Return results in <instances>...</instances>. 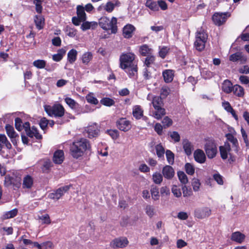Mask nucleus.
I'll return each mask as SVG.
<instances>
[{
  "mask_svg": "<svg viewBox=\"0 0 249 249\" xmlns=\"http://www.w3.org/2000/svg\"><path fill=\"white\" fill-rule=\"evenodd\" d=\"M207 37V35L204 30L201 28L197 30L196 33V40L194 43L196 50L201 51L204 49Z\"/></svg>",
  "mask_w": 249,
  "mask_h": 249,
  "instance_id": "obj_5",
  "label": "nucleus"
},
{
  "mask_svg": "<svg viewBox=\"0 0 249 249\" xmlns=\"http://www.w3.org/2000/svg\"><path fill=\"white\" fill-rule=\"evenodd\" d=\"M227 140L232 143V147L236 152H238V142L237 139L231 134H227L226 135Z\"/></svg>",
  "mask_w": 249,
  "mask_h": 249,
  "instance_id": "obj_23",
  "label": "nucleus"
},
{
  "mask_svg": "<svg viewBox=\"0 0 249 249\" xmlns=\"http://www.w3.org/2000/svg\"><path fill=\"white\" fill-rule=\"evenodd\" d=\"M77 52L75 49L71 50L68 53V60L72 64L75 61L77 58Z\"/></svg>",
  "mask_w": 249,
  "mask_h": 249,
  "instance_id": "obj_32",
  "label": "nucleus"
},
{
  "mask_svg": "<svg viewBox=\"0 0 249 249\" xmlns=\"http://www.w3.org/2000/svg\"><path fill=\"white\" fill-rule=\"evenodd\" d=\"M85 131L88 134V137L90 139L97 137L99 133V130L96 124H93L87 127Z\"/></svg>",
  "mask_w": 249,
  "mask_h": 249,
  "instance_id": "obj_11",
  "label": "nucleus"
},
{
  "mask_svg": "<svg viewBox=\"0 0 249 249\" xmlns=\"http://www.w3.org/2000/svg\"><path fill=\"white\" fill-rule=\"evenodd\" d=\"M0 146L1 148L6 147L7 149H10L12 145L8 141L6 136L4 134H0Z\"/></svg>",
  "mask_w": 249,
  "mask_h": 249,
  "instance_id": "obj_27",
  "label": "nucleus"
},
{
  "mask_svg": "<svg viewBox=\"0 0 249 249\" xmlns=\"http://www.w3.org/2000/svg\"><path fill=\"white\" fill-rule=\"evenodd\" d=\"M166 114L165 110L163 107L154 108L152 116L155 119L160 120Z\"/></svg>",
  "mask_w": 249,
  "mask_h": 249,
  "instance_id": "obj_22",
  "label": "nucleus"
},
{
  "mask_svg": "<svg viewBox=\"0 0 249 249\" xmlns=\"http://www.w3.org/2000/svg\"><path fill=\"white\" fill-rule=\"evenodd\" d=\"M118 128L122 131L126 132L131 129V124L130 122L125 118L120 119L117 123Z\"/></svg>",
  "mask_w": 249,
  "mask_h": 249,
  "instance_id": "obj_12",
  "label": "nucleus"
},
{
  "mask_svg": "<svg viewBox=\"0 0 249 249\" xmlns=\"http://www.w3.org/2000/svg\"><path fill=\"white\" fill-rule=\"evenodd\" d=\"M153 182L157 184H160L163 180L162 175L159 172H156L152 175Z\"/></svg>",
  "mask_w": 249,
  "mask_h": 249,
  "instance_id": "obj_38",
  "label": "nucleus"
},
{
  "mask_svg": "<svg viewBox=\"0 0 249 249\" xmlns=\"http://www.w3.org/2000/svg\"><path fill=\"white\" fill-rule=\"evenodd\" d=\"M183 147L185 153L187 155H190L193 150V146L188 140H184L182 142Z\"/></svg>",
  "mask_w": 249,
  "mask_h": 249,
  "instance_id": "obj_31",
  "label": "nucleus"
},
{
  "mask_svg": "<svg viewBox=\"0 0 249 249\" xmlns=\"http://www.w3.org/2000/svg\"><path fill=\"white\" fill-rule=\"evenodd\" d=\"M34 184V179L30 175H26L23 178L22 188L24 189H30Z\"/></svg>",
  "mask_w": 249,
  "mask_h": 249,
  "instance_id": "obj_15",
  "label": "nucleus"
},
{
  "mask_svg": "<svg viewBox=\"0 0 249 249\" xmlns=\"http://www.w3.org/2000/svg\"><path fill=\"white\" fill-rule=\"evenodd\" d=\"M77 17L81 21H85L86 19V15L85 12L84 8L80 5L77 7Z\"/></svg>",
  "mask_w": 249,
  "mask_h": 249,
  "instance_id": "obj_36",
  "label": "nucleus"
},
{
  "mask_svg": "<svg viewBox=\"0 0 249 249\" xmlns=\"http://www.w3.org/2000/svg\"><path fill=\"white\" fill-rule=\"evenodd\" d=\"M178 176L180 181L185 184L188 182V178L186 174L182 171H179L178 172Z\"/></svg>",
  "mask_w": 249,
  "mask_h": 249,
  "instance_id": "obj_50",
  "label": "nucleus"
},
{
  "mask_svg": "<svg viewBox=\"0 0 249 249\" xmlns=\"http://www.w3.org/2000/svg\"><path fill=\"white\" fill-rule=\"evenodd\" d=\"M200 185V183L197 179L194 178L192 182L193 190L195 191H198Z\"/></svg>",
  "mask_w": 249,
  "mask_h": 249,
  "instance_id": "obj_61",
  "label": "nucleus"
},
{
  "mask_svg": "<svg viewBox=\"0 0 249 249\" xmlns=\"http://www.w3.org/2000/svg\"><path fill=\"white\" fill-rule=\"evenodd\" d=\"M231 150V145L228 142H225L224 145L219 147L221 157L223 160L227 159L229 153Z\"/></svg>",
  "mask_w": 249,
  "mask_h": 249,
  "instance_id": "obj_16",
  "label": "nucleus"
},
{
  "mask_svg": "<svg viewBox=\"0 0 249 249\" xmlns=\"http://www.w3.org/2000/svg\"><path fill=\"white\" fill-rule=\"evenodd\" d=\"M66 103L69 106V107L72 109L77 111L78 114L81 112H79V109L80 108V106L78 103L75 100L70 97H66L65 99Z\"/></svg>",
  "mask_w": 249,
  "mask_h": 249,
  "instance_id": "obj_17",
  "label": "nucleus"
},
{
  "mask_svg": "<svg viewBox=\"0 0 249 249\" xmlns=\"http://www.w3.org/2000/svg\"><path fill=\"white\" fill-rule=\"evenodd\" d=\"M227 17L228 13H217L213 15L212 19L215 25L220 26L226 22Z\"/></svg>",
  "mask_w": 249,
  "mask_h": 249,
  "instance_id": "obj_10",
  "label": "nucleus"
},
{
  "mask_svg": "<svg viewBox=\"0 0 249 249\" xmlns=\"http://www.w3.org/2000/svg\"><path fill=\"white\" fill-rule=\"evenodd\" d=\"M48 124V120L45 118H43L40 120L39 125L42 130H45Z\"/></svg>",
  "mask_w": 249,
  "mask_h": 249,
  "instance_id": "obj_62",
  "label": "nucleus"
},
{
  "mask_svg": "<svg viewBox=\"0 0 249 249\" xmlns=\"http://www.w3.org/2000/svg\"><path fill=\"white\" fill-rule=\"evenodd\" d=\"M12 184L15 185V182L13 178L10 177L9 175H6L5 177L4 185L6 186H9ZM17 187H18L19 183L15 184Z\"/></svg>",
  "mask_w": 249,
  "mask_h": 249,
  "instance_id": "obj_47",
  "label": "nucleus"
},
{
  "mask_svg": "<svg viewBox=\"0 0 249 249\" xmlns=\"http://www.w3.org/2000/svg\"><path fill=\"white\" fill-rule=\"evenodd\" d=\"M135 27L131 24L125 25L123 29V35L125 38H129L132 37Z\"/></svg>",
  "mask_w": 249,
  "mask_h": 249,
  "instance_id": "obj_21",
  "label": "nucleus"
},
{
  "mask_svg": "<svg viewBox=\"0 0 249 249\" xmlns=\"http://www.w3.org/2000/svg\"><path fill=\"white\" fill-rule=\"evenodd\" d=\"M146 214L150 217H152L156 214V211L154 207L150 205H147L145 208Z\"/></svg>",
  "mask_w": 249,
  "mask_h": 249,
  "instance_id": "obj_41",
  "label": "nucleus"
},
{
  "mask_svg": "<svg viewBox=\"0 0 249 249\" xmlns=\"http://www.w3.org/2000/svg\"><path fill=\"white\" fill-rule=\"evenodd\" d=\"M93 54L91 52H87L83 54L81 56L82 63L85 65H88L92 59Z\"/></svg>",
  "mask_w": 249,
  "mask_h": 249,
  "instance_id": "obj_30",
  "label": "nucleus"
},
{
  "mask_svg": "<svg viewBox=\"0 0 249 249\" xmlns=\"http://www.w3.org/2000/svg\"><path fill=\"white\" fill-rule=\"evenodd\" d=\"M201 74L202 77L205 79H210L213 76V72L205 68L201 71Z\"/></svg>",
  "mask_w": 249,
  "mask_h": 249,
  "instance_id": "obj_49",
  "label": "nucleus"
},
{
  "mask_svg": "<svg viewBox=\"0 0 249 249\" xmlns=\"http://www.w3.org/2000/svg\"><path fill=\"white\" fill-rule=\"evenodd\" d=\"M139 52L142 56H147L152 54L153 50L149 48L147 45L144 44L140 46Z\"/></svg>",
  "mask_w": 249,
  "mask_h": 249,
  "instance_id": "obj_26",
  "label": "nucleus"
},
{
  "mask_svg": "<svg viewBox=\"0 0 249 249\" xmlns=\"http://www.w3.org/2000/svg\"><path fill=\"white\" fill-rule=\"evenodd\" d=\"M35 22L36 28L40 30L43 28L44 24V19L41 15H36L35 17Z\"/></svg>",
  "mask_w": 249,
  "mask_h": 249,
  "instance_id": "obj_34",
  "label": "nucleus"
},
{
  "mask_svg": "<svg viewBox=\"0 0 249 249\" xmlns=\"http://www.w3.org/2000/svg\"><path fill=\"white\" fill-rule=\"evenodd\" d=\"M211 214V210L208 207H205L195 210V215L198 218L202 219L209 216Z\"/></svg>",
  "mask_w": 249,
  "mask_h": 249,
  "instance_id": "obj_13",
  "label": "nucleus"
},
{
  "mask_svg": "<svg viewBox=\"0 0 249 249\" xmlns=\"http://www.w3.org/2000/svg\"><path fill=\"white\" fill-rule=\"evenodd\" d=\"M164 81L169 83L172 81L174 77V71L172 70H166L162 72Z\"/></svg>",
  "mask_w": 249,
  "mask_h": 249,
  "instance_id": "obj_24",
  "label": "nucleus"
},
{
  "mask_svg": "<svg viewBox=\"0 0 249 249\" xmlns=\"http://www.w3.org/2000/svg\"><path fill=\"white\" fill-rule=\"evenodd\" d=\"M145 5L152 11H157L159 10L158 3L152 0H147L146 2Z\"/></svg>",
  "mask_w": 249,
  "mask_h": 249,
  "instance_id": "obj_39",
  "label": "nucleus"
},
{
  "mask_svg": "<svg viewBox=\"0 0 249 249\" xmlns=\"http://www.w3.org/2000/svg\"><path fill=\"white\" fill-rule=\"evenodd\" d=\"M155 60V56L152 54L146 56V58L144 61V64L147 66L149 67L151 64L154 63Z\"/></svg>",
  "mask_w": 249,
  "mask_h": 249,
  "instance_id": "obj_55",
  "label": "nucleus"
},
{
  "mask_svg": "<svg viewBox=\"0 0 249 249\" xmlns=\"http://www.w3.org/2000/svg\"><path fill=\"white\" fill-rule=\"evenodd\" d=\"M229 59L232 62H236L238 60H241L245 61L246 58L244 57L242 53L237 52L233 53L230 56Z\"/></svg>",
  "mask_w": 249,
  "mask_h": 249,
  "instance_id": "obj_35",
  "label": "nucleus"
},
{
  "mask_svg": "<svg viewBox=\"0 0 249 249\" xmlns=\"http://www.w3.org/2000/svg\"><path fill=\"white\" fill-rule=\"evenodd\" d=\"M245 235L241 232L235 231L232 233L231 239L233 241L241 244L245 240Z\"/></svg>",
  "mask_w": 249,
  "mask_h": 249,
  "instance_id": "obj_18",
  "label": "nucleus"
},
{
  "mask_svg": "<svg viewBox=\"0 0 249 249\" xmlns=\"http://www.w3.org/2000/svg\"><path fill=\"white\" fill-rule=\"evenodd\" d=\"M39 219L42 221L43 224H49L51 222L50 216L48 214L39 216Z\"/></svg>",
  "mask_w": 249,
  "mask_h": 249,
  "instance_id": "obj_56",
  "label": "nucleus"
},
{
  "mask_svg": "<svg viewBox=\"0 0 249 249\" xmlns=\"http://www.w3.org/2000/svg\"><path fill=\"white\" fill-rule=\"evenodd\" d=\"M33 65L34 67L37 69H42L45 67L46 62L44 60L37 59L33 62Z\"/></svg>",
  "mask_w": 249,
  "mask_h": 249,
  "instance_id": "obj_42",
  "label": "nucleus"
},
{
  "mask_svg": "<svg viewBox=\"0 0 249 249\" xmlns=\"http://www.w3.org/2000/svg\"><path fill=\"white\" fill-rule=\"evenodd\" d=\"M159 55L162 58H164L165 57L167 54L168 53L169 48L167 47L163 46V47H159Z\"/></svg>",
  "mask_w": 249,
  "mask_h": 249,
  "instance_id": "obj_51",
  "label": "nucleus"
},
{
  "mask_svg": "<svg viewBox=\"0 0 249 249\" xmlns=\"http://www.w3.org/2000/svg\"><path fill=\"white\" fill-rule=\"evenodd\" d=\"M154 108H158L163 107V102L160 96H155L152 101Z\"/></svg>",
  "mask_w": 249,
  "mask_h": 249,
  "instance_id": "obj_33",
  "label": "nucleus"
},
{
  "mask_svg": "<svg viewBox=\"0 0 249 249\" xmlns=\"http://www.w3.org/2000/svg\"><path fill=\"white\" fill-rule=\"evenodd\" d=\"M164 127H169L172 124V120L168 117L166 116L163 118L162 121Z\"/></svg>",
  "mask_w": 249,
  "mask_h": 249,
  "instance_id": "obj_60",
  "label": "nucleus"
},
{
  "mask_svg": "<svg viewBox=\"0 0 249 249\" xmlns=\"http://www.w3.org/2000/svg\"><path fill=\"white\" fill-rule=\"evenodd\" d=\"M5 129L8 136L11 138H16L17 134L15 131L14 127L10 124H6Z\"/></svg>",
  "mask_w": 249,
  "mask_h": 249,
  "instance_id": "obj_37",
  "label": "nucleus"
},
{
  "mask_svg": "<svg viewBox=\"0 0 249 249\" xmlns=\"http://www.w3.org/2000/svg\"><path fill=\"white\" fill-rule=\"evenodd\" d=\"M166 156L168 163L173 164L174 162V154L170 150H167L166 151Z\"/></svg>",
  "mask_w": 249,
  "mask_h": 249,
  "instance_id": "obj_52",
  "label": "nucleus"
},
{
  "mask_svg": "<svg viewBox=\"0 0 249 249\" xmlns=\"http://www.w3.org/2000/svg\"><path fill=\"white\" fill-rule=\"evenodd\" d=\"M107 132L113 140H116L119 137V132L117 130H109Z\"/></svg>",
  "mask_w": 249,
  "mask_h": 249,
  "instance_id": "obj_58",
  "label": "nucleus"
},
{
  "mask_svg": "<svg viewBox=\"0 0 249 249\" xmlns=\"http://www.w3.org/2000/svg\"><path fill=\"white\" fill-rule=\"evenodd\" d=\"M150 191L152 198L154 200H158L160 197L159 189L156 186H153L151 187Z\"/></svg>",
  "mask_w": 249,
  "mask_h": 249,
  "instance_id": "obj_45",
  "label": "nucleus"
},
{
  "mask_svg": "<svg viewBox=\"0 0 249 249\" xmlns=\"http://www.w3.org/2000/svg\"><path fill=\"white\" fill-rule=\"evenodd\" d=\"M23 128L26 132L27 135L31 138L35 137L37 139L41 138V135L39 134L36 128L33 126L30 127V123L29 122H25L23 124Z\"/></svg>",
  "mask_w": 249,
  "mask_h": 249,
  "instance_id": "obj_8",
  "label": "nucleus"
},
{
  "mask_svg": "<svg viewBox=\"0 0 249 249\" xmlns=\"http://www.w3.org/2000/svg\"><path fill=\"white\" fill-rule=\"evenodd\" d=\"M135 55L131 53H123L119 58L120 67L124 70L131 78L137 76V65L134 62Z\"/></svg>",
  "mask_w": 249,
  "mask_h": 249,
  "instance_id": "obj_1",
  "label": "nucleus"
},
{
  "mask_svg": "<svg viewBox=\"0 0 249 249\" xmlns=\"http://www.w3.org/2000/svg\"><path fill=\"white\" fill-rule=\"evenodd\" d=\"M90 151L91 145L89 142L85 138L75 140L70 146L71 154L75 159H78Z\"/></svg>",
  "mask_w": 249,
  "mask_h": 249,
  "instance_id": "obj_2",
  "label": "nucleus"
},
{
  "mask_svg": "<svg viewBox=\"0 0 249 249\" xmlns=\"http://www.w3.org/2000/svg\"><path fill=\"white\" fill-rule=\"evenodd\" d=\"M100 103L105 106L110 107L114 104L115 102L111 98L105 97L100 100Z\"/></svg>",
  "mask_w": 249,
  "mask_h": 249,
  "instance_id": "obj_44",
  "label": "nucleus"
},
{
  "mask_svg": "<svg viewBox=\"0 0 249 249\" xmlns=\"http://www.w3.org/2000/svg\"><path fill=\"white\" fill-rule=\"evenodd\" d=\"M232 91L238 97H243L244 95V88L238 85L233 86Z\"/></svg>",
  "mask_w": 249,
  "mask_h": 249,
  "instance_id": "obj_29",
  "label": "nucleus"
},
{
  "mask_svg": "<svg viewBox=\"0 0 249 249\" xmlns=\"http://www.w3.org/2000/svg\"><path fill=\"white\" fill-rule=\"evenodd\" d=\"M233 87L229 80H226L222 84V90L226 93H229L232 91Z\"/></svg>",
  "mask_w": 249,
  "mask_h": 249,
  "instance_id": "obj_28",
  "label": "nucleus"
},
{
  "mask_svg": "<svg viewBox=\"0 0 249 249\" xmlns=\"http://www.w3.org/2000/svg\"><path fill=\"white\" fill-rule=\"evenodd\" d=\"M86 99L87 102L89 103H90V104H92L93 105H97L98 103V100L96 99V98H95L93 96V93H90L88 94L86 96Z\"/></svg>",
  "mask_w": 249,
  "mask_h": 249,
  "instance_id": "obj_48",
  "label": "nucleus"
},
{
  "mask_svg": "<svg viewBox=\"0 0 249 249\" xmlns=\"http://www.w3.org/2000/svg\"><path fill=\"white\" fill-rule=\"evenodd\" d=\"M65 51L63 49L60 50L57 54L53 55V59L54 61L59 62L63 58V55L65 53Z\"/></svg>",
  "mask_w": 249,
  "mask_h": 249,
  "instance_id": "obj_46",
  "label": "nucleus"
},
{
  "mask_svg": "<svg viewBox=\"0 0 249 249\" xmlns=\"http://www.w3.org/2000/svg\"><path fill=\"white\" fill-rule=\"evenodd\" d=\"M97 26V24L93 22H84L81 25V28L82 30L85 31L90 28L93 29Z\"/></svg>",
  "mask_w": 249,
  "mask_h": 249,
  "instance_id": "obj_40",
  "label": "nucleus"
},
{
  "mask_svg": "<svg viewBox=\"0 0 249 249\" xmlns=\"http://www.w3.org/2000/svg\"><path fill=\"white\" fill-rule=\"evenodd\" d=\"M45 111L51 117H61L65 113L64 107L60 104H54L53 106L45 105Z\"/></svg>",
  "mask_w": 249,
  "mask_h": 249,
  "instance_id": "obj_4",
  "label": "nucleus"
},
{
  "mask_svg": "<svg viewBox=\"0 0 249 249\" xmlns=\"http://www.w3.org/2000/svg\"><path fill=\"white\" fill-rule=\"evenodd\" d=\"M52 166V162L50 160H45L43 161L42 165V170L43 171H46L49 170Z\"/></svg>",
  "mask_w": 249,
  "mask_h": 249,
  "instance_id": "obj_57",
  "label": "nucleus"
},
{
  "mask_svg": "<svg viewBox=\"0 0 249 249\" xmlns=\"http://www.w3.org/2000/svg\"><path fill=\"white\" fill-rule=\"evenodd\" d=\"M172 192L174 195L177 197H180L181 195V193L179 189L178 188L176 185H174L172 188Z\"/></svg>",
  "mask_w": 249,
  "mask_h": 249,
  "instance_id": "obj_63",
  "label": "nucleus"
},
{
  "mask_svg": "<svg viewBox=\"0 0 249 249\" xmlns=\"http://www.w3.org/2000/svg\"><path fill=\"white\" fill-rule=\"evenodd\" d=\"M155 149L157 155L159 158H161L163 156L165 153L164 148L160 144L157 145L155 147Z\"/></svg>",
  "mask_w": 249,
  "mask_h": 249,
  "instance_id": "obj_53",
  "label": "nucleus"
},
{
  "mask_svg": "<svg viewBox=\"0 0 249 249\" xmlns=\"http://www.w3.org/2000/svg\"><path fill=\"white\" fill-rule=\"evenodd\" d=\"M143 111L140 106L136 105L133 107L132 114L136 119H141L143 116Z\"/></svg>",
  "mask_w": 249,
  "mask_h": 249,
  "instance_id": "obj_25",
  "label": "nucleus"
},
{
  "mask_svg": "<svg viewBox=\"0 0 249 249\" xmlns=\"http://www.w3.org/2000/svg\"><path fill=\"white\" fill-rule=\"evenodd\" d=\"M42 249H53V244L49 241L43 242Z\"/></svg>",
  "mask_w": 249,
  "mask_h": 249,
  "instance_id": "obj_64",
  "label": "nucleus"
},
{
  "mask_svg": "<svg viewBox=\"0 0 249 249\" xmlns=\"http://www.w3.org/2000/svg\"><path fill=\"white\" fill-rule=\"evenodd\" d=\"M129 241L126 237H121L115 238L110 243V247L113 249L124 248L127 246Z\"/></svg>",
  "mask_w": 249,
  "mask_h": 249,
  "instance_id": "obj_7",
  "label": "nucleus"
},
{
  "mask_svg": "<svg viewBox=\"0 0 249 249\" xmlns=\"http://www.w3.org/2000/svg\"><path fill=\"white\" fill-rule=\"evenodd\" d=\"M15 127L16 129L20 131L22 130V128H23V125H22V121L21 119L19 118H16L15 120Z\"/></svg>",
  "mask_w": 249,
  "mask_h": 249,
  "instance_id": "obj_59",
  "label": "nucleus"
},
{
  "mask_svg": "<svg viewBox=\"0 0 249 249\" xmlns=\"http://www.w3.org/2000/svg\"><path fill=\"white\" fill-rule=\"evenodd\" d=\"M18 210L17 209H13L10 211L6 212L2 216L3 219H9L15 217L17 215Z\"/></svg>",
  "mask_w": 249,
  "mask_h": 249,
  "instance_id": "obj_43",
  "label": "nucleus"
},
{
  "mask_svg": "<svg viewBox=\"0 0 249 249\" xmlns=\"http://www.w3.org/2000/svg\"><path fill=\"white\" fill-rule=\"evenodd\" d=\"M195 160L200 163H204L206 160V156L204 152L201 149H197L194 152Z\"/></svg>",
  "mask_w": 249,
  "mask_h": 249,
  "instance_id": "obj_20",
  "label": "nucleus"
},
{
  "mask_svg": "<svg viewBox=\"0 0 249 249\" xmlns=\"http://www.w3.org/2000/svg\"><path fill=\"white\" fill-rule=\"evenodd\" d=\"M71 187V185H66L59 188L55 191L49 194V197L52 199H59Z\"/></svg>",
  "mask_w": 249,
  "mask_h": 249,
  "instance_id": "obj_9",
  "label": "nucleus"
},
{
  "mask_svg": "<svg viewBox=\"0 0 249 249\" xmlns=\"http://www.w3.org/2000/svg\"><path fill=\"white\" fill-rule=\"evenodd\" d=\"M64 152L61 150L56 151L53 157V161L56 164H61L64 160Z\"/></svg>",
  "mask_w": 249,
  "mask_h": 249,
  "instance_id": "obj_19",
  "label": "nucleus"
},
{
  "mask_svg": "<svg viewBox=\"0 0 249 249\" xmlns=\"http://www.w3.org/2000/svg\"><path fill=\"white\" fill-rule=\"evenodd\" d=\"M162 173L165 178L170 179L175 175V171L172 167L170 165L165 166L162 170Z\"/></svg>",
  "mask_w": 249,
  "mask_h": 249,
  "instance_id": "obj_14",
  "label": "nucleus"
},
{
  "mask_svg": "<svg viewBox=\"0 0 249 249\" xmlns=\"http://www.w3.org/2000/svg\"><path fill=\"white\" fill-rule=\"evenodd\" d=\"M204 149L206 154L209 159H212L216 156L217 151V147L213 140H208L205 145Z\"/></svg>",
  "mask_w": 249,
  "mask_h": 249,
  "instance_id": "obj_6",
  "label": "nucleus"
},
{
  "mask_svg": "<svg viewBox=\"0 0 249 249\" xmlns=\"http://www.w3.org/2000/svg\"><path fill=\"white\" fill-rule=\"evenodd\" d=\"M117 18L115 17H112L110 19L106 17H104L99 19V24L103 29L110 30L111 33L115 34L117 31Z\"/></svg>",
  "mask_w": 249,
  "mask_h": 249,
  "instance_id": "obj_3",
  "label": "nucleus"
},
{
  "mask_svg": "<svg viewBox=\"0 0 249 249\" xmlns=\"http://www.w3.org/2000/svg\"><path fill=\"white\" fill-rule=\"evenodd\" d=\"M185 169L186 172L190 175H193L195 173L194 166L190 163H187L185 165Z\"/></svg>",
  "mask_w": 249,
  "mask_h": 249,
  "instance_id": "obj_54",
  "label": "nucleus"
}]
</instances>
